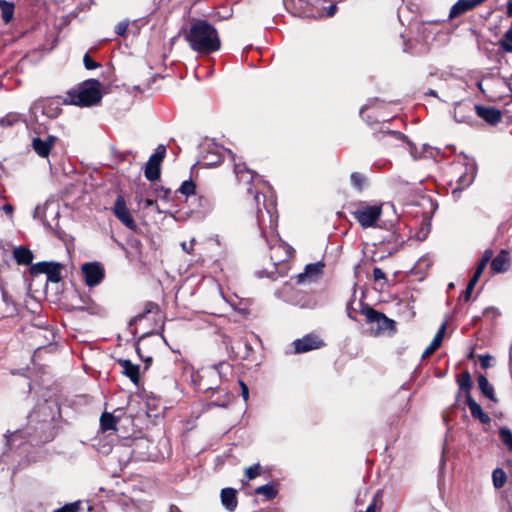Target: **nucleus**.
Here are the masks:
<instances>
[{"label": "nucleus", "instance_id": "obj_1", "mask_svg": "<svg viewBox=\"0 0 512 512\" xmlns=\"http://www.w3.org/2000/svg\"><path fill=\"white\" fill-rule=\"evenodd\" d=\"M254 196L257 205V222L262 237L271 250L270 258L275 265L288 260L291 256L289 247L281 241L277 233V220L275 201L267 202V195L254 191L252 186L247 189Z\"/></svg>", "mask_w": 512, "mask_h": 512}, {"label": "nucleus", "instance_id": "obj_2", "mask_svg": "<svg viewBox=\"0 0 512 512\" xmlns=\"http://www.w3.org/2000/svg\"><path fill=\"white\" fill-rule=\"evenodd\" d=\"M185 39L189 47L200 54L216 52L221 47L217 29L206 20H196L191 24Z\"/></svg>", "mask_w": 512, "mask_h": 512}, {"label": "nucleus", "instance_id": "obj_3", "mask_svg": "<svg viewBox=\"0 0 512 512\" xmlns=\"http://www.w3.org/2000/svg\"><path fill=\"white\" fill-rule=\"evenodd\" d=\"M101 83L96 79H89L82 82L77 89L67 92L64 97L65 105L79 107H91L101 102Z\"/></svg>", "mask_w": 512, "mask_h": 512}, {"label": "nucleus", "instance_id": "obj_4", "mask_svg": "<svg viewBox=\"0 0 512 512\" xmlns=\"http://www.w3.org/2000/svg\"><path fill=\"white\" fill-rule=\"evenodd\" d=\"M37 418V412L30 415L29 426L25 430H17L7 436V440L11 444H16L17 440L28 436L32 445H39L51 441L54 438L53 424L50 420L40 422L39 427L33 428L31 423Z\"/></svg>", "mask_w": 512, "mask_h": 512}, {"label": "nucleus", "instance_id": "obj_5", "mask_svg": "<svg viewBox=\"0 0 512 512\" xmlns=\"http://www.w3.org/2000/svg\"><path fill=\"white\" fill-rule=\"evenodd\" d=\"M61 105H65L64 98L61 97L37 100L30 107L31 118L39 124H44L45 120L55 119L60 115Z\"/></svg>", "mask_w": 512, "mask_h": 512}, {"label": "nucleus", "instance_id": "obj_6", "mask_svg": "<svg viewBox=\"0 0 512 512\" xmlns=\"http://www.w3.org/2000/svg\"><path fill=\"white\" fill-rule=\"evenodd\" d=\"M201 161L204 166L212 167L215 166L228 156L231 161L235 160V154L218 143L207 140L200 145Z\"/></svg>", "mask_w": 512, "mask_h": 512}, {"label": "nucleus", "instance_id": "obj_7", "mask_svg": "<svg viewBox=\"0 0 512 512\" xmlns=\"http://www.w3.org/2000/svg\"><path fill=\"white\" fill-rule=\"evenodd\" d=\"M351 214L361 227L366 229L375 226L377 221L380 219L382 215V206L368 205L364 202H360Z\"/></svg>", "mask_w": 512, "mask_h": 512}, {"label": "nucleus", "instance_id": "obj_8", "mask_svg": "<svg viewBox=\"0 0 512 512\" xmlns=\"http://www.w3.org/2000/svg\"><path fill=\"white\" fill-rule=\"evenodd\" d=\"M361 313L365 315L367 323L370 325V332L373 335H380L386 331L394 329V321L386 317L383 313L365 306L361 309Z\"/></svg>", "mask_w": 512, "mask_h": 512}, {"label": "nucleus", "instance_id": "obj_9", "mask_svg": "<svg viewBox=\"0 0 512 512\" xmlns=\"http://www.w3.org/2000/svg\"><path fill=\"white\" fill-rule=\"evenodd\" d=\"M276 295L278 298H282L284 301H287L301 308L311 309L316 306V301L311 295L299 290H295L289 284H285L281 290L276 292Z\"/></svg>", "mask_w": 512, "mask_h": 512}, {"label": "nucleus", "instance_id": "obj_10", "mask_svg": "<svg viewBox=\"0 0 512 512\" xmlns=\"http://www.w3.org/2000/svg\"><path fill=\"white\" fill-rule=\"evenodd\" d=\"M166 154V147L159 145L155 152L149 157L145 165V177L147 180L153 182L160 177V164Z\"/></svg>", "mask_w": 512, "mask_h": 512}, {"label": "nucleus", "instance_id": "obj_11", "mask_svg": "<svg viewBox=\"0 0 512 512\" xmlns=\"http://www.w3.org/2000/svg\"><path fill=\"white\" fill-rule=\"evenodd\" d=\"M81 273L85 284L89 287L99 285L105 276L104 269L98 262L84 263L81 267Z\"/></svg>", "mask_w": 512, "mask_h": 512}, {"label": "nucleus", "instance_id": "obj_12", "mask_svg": "<svg viewBox=\"0 0 512 512\" xmlns=\"http://www.w3.org/2000/svg\"><path fill=\"white\" fill-rule=\"evenodd\" d=\"M115 217L128 229L135 231L137 224L132 217L123 195L119 194L112 208Z\"/></svg>", "mask_w": 512, "mask_h": 512}, {"label": "nucleus", "instance_id": "obj_13", "mask_svg": "<svg viewBox=\"0 0 512 512\" xmlns=\"http://www.w3.org/2000/svg\"><path fill=\"white\" fill-rule=\"evenodd\" d=\"M324 346L323 340L317 335L307 334L302 338L293 341V347L295 354L306 353L315 349H319Z\"/></svg>", "mask_w": 512, "mask_h": 512}, {"label": "nucleus", "instance_id": "obj_14", "mask_svg": "<svg viewBox=\"0 0 512 512\" xmlns=\"http://www.w3.org/2000/svg\"><path fill=\"white\" fill-rule=\"evenodd\" d=\"M57 140L58 138L54 135H47L44 138L35 136L32 138L31 147L39 157L48 158Z\"/></svg>", "mask_w": 512, "mask_h": 512}, {"label": "nucleus", "instance_id": "obj_15", "mask_svg": "<svg viewBox=\"0 0 512 512\" xmlns=\"http://www.w3.org/2000/svg\"><path fill=\"white\" fill-rule=\"evenodd\" d=\"M287 10L295 16L303 18H314L316 14L313 7L306 0H289L285 1Z\"/></svg>", "mask_w": 512, "mask_h": 512}, {"label": "nucleus", "instance_id": "obj_16", "mask_svg": "<svg viewBox=\"0 0 512 512\" xmlns=\"http://www.w3.org/2000/svg\"><path fill=\"white\" fill-rule=\"evenodd\" d=\"M486 0H458L450 9L449 18L454 19L458 16L481 5Z\"/></svg>", "mask_w": 512, "mask_h": 512}, {"label": "nucleus", "instance_id": "obj_17", "mask_svg": "<svg viewBox=\"0 0 512 512\" xmlns=\"http://www.w3.org/2000/svg\"><path fill=\"white\" fill-rule=\"evenodd\" d=\"M454 119L457 123L470 124L473 120V107L471 103H456L454 107Z\"/></svg>", "mask_w": 512, "mask_h": 512}, {"label": "nucleus", "instance_id": "obj_18", "mask_svg": "<svg viewBox=\"0 0 512 512\" xmlns=\"http://www.w3.org/2000/svg\"><path fill=\"white\" fill-rule=\"evenodd\" d=\"M475 110L478 117L491 125H495L501 120V112L496 108L476 105Z\"/></svg>", "mask_w": 512, "mask_h": 512}, {"label": "nucleus", "instance_id": "obj_19", "mask_svg": "<svg viewBox=\"0 0 512 512\" xmlns=\"http://www.w3.org/2000/svg\"><path fill=\"white\" fill-rule=\"evenodd\" d=\"M190 202L194 206L193 211L202 216L209 214L214 208V201L208 196L198 195L194 201Z\"/></svg>", "mask_w": 512, "mask_h": 512}, {"label": "nucleus", "instance_id": "obj_20", "mask_svg": "<svg viewBox=\"0 0 512 512\" xmlns=\"http://www.w3.org/2000/svg\"><path fill=\"white\" fill-rule=\"evenodd\" d=\"M466 403L474 419H477L482 424H490L491 418L482 410L481 406L472 398L470 393L467 395Z\"/></svg>", "mask_w": 512, "mask_h": 512}, {"label": "nucleus", "instance_id": "obj_21", "mask_svg": "<svg viewBox=\"0 0 512 512\" xmlns=\"http://www.w3.org/2000/svg\"><path fill=\"white\" fill-rule=\"evenodd\" d=\"M322 265L320 263L308 264L304 272L296 276V282L303 284L305 282H312L321 273Z\"/></svg>", "mask_w": 512, "mask_h": 512}, {"label": "nucleus", "instance_id": "obj_22", "mask_svg": "<svg viewBox=\"0 0 512 512\" xmlns=\"http://www.w3.org/2000/svg\"><path fill=\"white\" fill-rule=\"evenodd\" d=\"M117 363L121 366L122 373L137 385L139 382V366L128 359H118Z\"/></svg>", "mask_w": 512, "mask_h": 512}, {"label": "nucleus", "instance_id": "obj_23", "mask_svg": "<svg viewBox=\"0 0 512 512\" xmlns=\"http://www.w3.org/2000/svg\"><path fill=\"white\" fill-rule=\"evenodd\" d=\"M509 267V254L506 250H501L499 254L491 261V270L493 273L505 272Z\"/></svg>", "mask_w": 512, "mask_h": 512}, {"label": "nucleus", "instance_id": "obj_24", "mask_svg": "<svg viewBox=\"0 0 512 512\" xmlns=\"http://www.w3.org/2000/svg\"><path fill=\"white\" fill-rule=\"evenodd\" d=\"M234 163V173L236 174L239 181L251 183L257 174L248 169L245 163L236 162V159L232 161Z\"/></svg>", "mask_w": 512, "mask_h": 512}, {"label": "nucleus", "instance_id": "obj_25", "mask_svg": "<svg viewBox=\"0 0 512 512\" xmlns=\"http://www.w3.org/2000/svg\"><path fill=\"white\" fill-rule=\"evenodd\" d=\"M221 502L228 511H234L237 507L236 490L233 488H224L221 491Z\"/></svg>", "mask_w": 512, "mask_h": 512}, {"label": "nucleus", "instance_id": "obj_26", "mask_svg": "<svg viewBox=\"0 0 512 512\" xmlns=\"http://www.w3.org/2000/svg\"><path fill=\"white\" fill-rule=\"evenodd\" d=\"M445 330H446V325H445V323H443L440 326V328L438 329L437 333L435 334L430 345L423 352L422 358H426V357L430 356L434 351H436L440 347L443 337H444Z\"/></svg>", "mask_w": 512, "mask_h": 512}, {"label": "nucleus", "instance_id": "obj_27", "mask_svg": "<svg viewBox=\"0 0 512 512\" xmlns=\"http://www.w3.org/2000/svg\"><path fill=\"white\" fill-rule=\"evenodd\" d=\"M13 257L19 265H29L33 260V253L23 246L16 247L13 251Z\"/></svg>", "mask_w": 512, "mask_h": 512}, {"label": "nucleus", "instance_id": "obj_28", "mask_svg": "<svg viewBox=\"0 0 512 512\" xmlns=\"http://www.w3.org/2000/svg\"><path fill=\"white\" fill-rule=\"evenodd\" d=\"M155 314V313H159V305L157 303H154V302H147L144 306V310L143 312L141 313H138L137 315H135L129 322V326H133L137 323H139L140 321H142L148 314Z\"/></svg>", "mask_w": 512, "mask_h": 512}, {"label": "nucleus", "instance_id": "obj_29", "mask_svg": "<svg viewBox=\"0 0 512 512\" xmlns=\"http://www.w3.org/2000/svg\"><path fill=\"white\" fill-rule=\"evenodd\" d=\"M475 179V172L474 169L471 167L470 171L468 172L466 170L465 173L461 174L457 181V187L453 189V195H455L457 192L462 191L464 188L470 186Z\"/></svg>", "mask_w": 512, "mask_h": 512}, {"label": "nucleus", "instance_id": "obj_30", "mask_svg": "<svg viewBox=\"0 0 512 512\" xmlns=\"http://www.w3.org/2000/svg\"><path fill=\"white\" fill-rule=\"evenodd\" d=\"M178 191L187 197V201H194V199L198 196L196 195V185L192 180L184 181Z\"/></svg>", "mask_w": 512, "mask_h": 512}, {"label": "nucleus", "instance_id": "obj_31", "mask_svg": "<svg viewBox=\"0 0 512 512\" xmlns=\"http://www.w3.org/2000/svg\"><path fill=\"white\" fill-rule=\"evenodd\" d=\"M477 382L482 394L485 395L488 399L495 401L494 388L489 383L488 379L481 374L478 376Z\"/></svg>", "mask_w": 512, "mask_h": 512}, {"label": "nucleus", "instance_id": "obj_32", "mask_svg": "<svg viewBox=\"0 0 512 512\" xmlns=\"http://www.w3.org/2000/svg\"><path fill=\"white\" fill-rule=\"evenodd\" d=\"M116 423H117V419L111 413L105 412L102 414V416L100 418V427H101L102 431H104V432L110 431V430L116 431L117 430Z\"/></svg>", "mask_w": 512, "mask_h": 512}, {"label": "nucleus", "instance_id": "obj_33", "mask_svg": "<svg viewBox=\"0 0 512 512\" xmlns=\"http://www.w3.org/2000/svg\"><path fill=\"white\" fill-rule=\"evenodd\" d=\"M1 16L4 22L9 23L14 15V4L5 0H0Z\"/></svg>", "mask_w": 512, "mask_h": 512}, {"label": "nucleus", "instance_id": "obj_34", "mask_svg": "<svg viewBox=\"0 0 512 512\" xmlns=\"http://www.w3.org/2000/svg\"><path fill=\"white\" fill-rule=\"evenodd\" d=\"M61 265L57 262H50L49 268L46 271L47 280L57 283L61 280L60 275Z\"/></svg>", "mask_w": 512, "mask_h": 512}, {"label": "nucleus", "instance_id": "obj_35", "mask_svg": "<svg viewBox=\"0 0 512 512\" xmlns=\"http://www.w3.org/2000/svg\"><path fill=\"white\" fill-rule=\"evenodd\" d=\"M457 383H458L459 389L466 392V396H467L468 393H470V389L472 387V380H471L470 373L468 371L462 372L457 378Z\"/></svg>", "mask_w": 512, "mask_h": 512}, {"label": "nucleus", "instance_id": "obj_36", "mask_svg": "<svg viewBox=\"0 0 512 512\" xmlns=\"http://www.w3.org/2000/svg\"><path fill=\"white\" fill-rule=\"evenodd\" d=\"M255 493L258 495H263L267 500H272L277 495V490L275 489L273 484H265L259 486L255 489Z\"/></svg>", "mask_w": 512, "mask_h": 512}, {"label": "nucleus", "instance_id": "obj_37", "mask_svg": "<svg viewBox=\"0 0 512 512\" xmlns=\"http://www.w3.org/2000/svg\"><path fill=\"white\" fill-rule=\"evenodd\" d=\"M366 177L362 173L353 172L350 175L351 185L358 191H362L366 184Z\"/></svg>", "mask_w": 512, "mask_h": 512}, {"label": "nucleus", "instance_id": "obj_38", "mask_svg": "<svg viewBox=\"0 0 512 512\" xmlns=\"http://www.w3.org/2000/svg\"><path fill=\"white\" fill-rule=\"evenodd\" d=\"M506 473L501 468H496L492 473L493 485L495 488H501L506 482Z\"/></svg>", "mask_w": 512, "mask_h": 512}, {"label": "nucleus", "instance_id": "obj_39", "mask_svg": "<svg viewBox=\"0 0 512 512\" xmlns=\"http://www.w3.org/2000/svg\"><path fill=\"white\" fill-rule=\"evenodd\" d=\"M499 45L503 51L508 53L512 52V27L505 32L503 38L499 42Z\"/></svg>", "mask_w": 512, "mask_h": 512}, {"label": "nucleus", "instance_id": "obj_40", "mask_svg": "<svg viewBox=\"0 0 512 512\" xmlns=\"http://www.w3.org/2000/svg\"><path fill=\"white\" fill-rule=\"evenodd\" d=\"M499 437L509 451H512V432L506 427L499 429Z\"/></svg>", "mask_w": 512, "mask_h": 512}, {"label": "nucleus", "instance_id": "obj_41", "mask_svg": "<svg viewBox=\"0 0 512 512\" xmlns=\"http://www.w3.org/2000/svg\"><path fill=\"white\" fill-rule=\"evenodd\" d=\"M50 262H38L31 266L30 272L32 275L38 274H46L47 269L49 268Z\"/></svg>", "mask_w": 512, "mask_h": 512}, {"label": "nucleus", "instance_id": "obj_42", "mask_svg": "<svg viewBox=\"0 0 512 512\" xmlns=\"http://www.w3.org/2000/svg\"><path fill=\"white\" fill-rule=\"evenodd\" d=\"M20 119V116L15 113L7 114L5 117L0 119V126L8 127L13 126Z\"/></svg>", "mask_w": 512, "mask_h": 512}, {"label": "nucleus", "instance_id": "obj_43", "mask_svg": "<svg viewBox=\"0 0 512 512\" xmlns=\"http://www.w3.org/2000/svg\"><path fill=\"white\" fill-rule=\"evenodd\" d=\"M478 280H479V278L475 277V276H472L471 279L469 280L467 287L462 295L463 299L466 302L470 300L471 294H472L473 289H474L475 285L477 284Z\"/></svg>", "mask_w": 512, "mask_h": 512}, {"label": "nucleus", "instance_id": "obj_44", "mask_svg": "<svg viewBox=\"0 0 512 512\" xmlns=\"http://www.w3.org/2000/svg\"><path fill=\"white\" fill-rule=\"evenodd\" d=\"M80 509V502H74L66 504L61 508L54 510L53 512H78Z\"/></svg>", "mask_w": 512, "mask_h": 512}, {"label": "nucleus", "instance_id": "obj_45", "mask_svg": "<svg viewBox=\"0 0 512 512\" xmlns=\"http://www.w3.org/2000/svg\"><path fill=\"white\" fill-rule=\"evenodd\" d=\"M260 468L261 467L259 464H255L246 468L245 474L248 477V479L252 480L256 478L260 474Z\"/></svg>", "mask_w": 512, "mask_h": 512}, {"label": "nucleus", "instance_id": "obj_46", "mask_svg": "<svg viewBox=\"0 0 512 512\" xmlns=\"http://www.w3.org/2000/svg\"><path fill=\"white\" fill-rule=\"evenodd\" d=\"M83 63L87 70H92L99 66V64L95 62L87 53L84 55Z\"/></svg>", "mask_w": 512, "mask_h": 512}, {"label": "nucleus", "instance_id": "obj_47", "mask_svg": "<svg viewBox=\"0 0 512 512\" xmlns=\"http://www.w3.org/2000/svg\"><path fill=\"white\" fill-rule=\"evenodd\" d=\"M129 22L121 21L115 27V32L117 35L124 36L126 34Z\"/></svg>", "mask_w": 512, "mask_h": 512}, {"label": "nucleus", "instance_id": "obj_48", "mask_svg": "<svg viewBox=\"0 0 512 512\" xmlns=\"http://www.w3.org/2000/svg\"><path fill=\"white\" fill-rule=\"evenodd\" d=\"M487 264H488L487 262L480 259L473 276L480 278V276L483 273L484 269L486 268Z\"/></svg>", "mask_w": 512, "mask_h": 512}, {"label": "nucleus", "instance_id": "obj_49", "mask_svg": "<svg viewBox=\"0 0 512 512\" xmlns=\"http://www.w3.org/2000/svg\"><path fill=\"white\" fill-rule=\"evenodd\" d=\"M479 360H480L481 367L483 369H487L490 366L491 356L488 354L479 355Z\"/></svg>", "mask_w": 512, "mask_h": 512}, {"label": "nucleus", "instance_id": "obj_50", "mask_svg": "<svg viewBox=\"0 0 512 512\" xmlns=\"http://www.w3.org/2000/svg\"><path fill=\"white\" fill-rule=\"evenodd\" d=\"M239 386L241 388L242 398L246 402L249 399V389H248L247 385L242 380H239Z\"/></svg>", "mask_w": 512, "mask_h": 512}, {"label": "nucleus", "instance_id": "obj_51", "mask_svg": "<svg viewBox=\"0 0 512 512\" xmlns=\"http://www.w3.org/2000/svg\"><path fill=\"white\" fill-rule=\"evenodd\" d=\"M230 399H231V397L227 394V397L225 400H223V401L216 400V401L211 402L210 405L216 406V407H227L228 404L230 403Z\"/></svg>", "mask_w": 512, "mask_h": 512}, {"label": "nucleus", "instance_id": "obj_52", "mask_svg": "<svg viewBox=\"0 0 512 512\" xmlns=\"http://www.w3.org/2000/svg\"><path fill=\"white\" fill-rule=\"evenodd\" d=\"M373 277L376 281L385 279V273L379 267L373 269Z\"/></svg>", "mask_w": 512, "mask_h": 512}, {"label": "nucleus", "instance_id": "obj_53", "mask_svg": "<svg viewBox=\"0 0 512 512\" xmlns=\"http://www.w3.org/2000/svg\"><path fill=\"white\" fill-rule=\"evenodd\" d=\"M492 257H493V251L491 249H487L483 252L480 259L489 263L490 261L493 260Z\"/></svg>", "mask_w": 512, "mask_h": 512}, {"label": "nucleus", "instance_id": "obj_54", "mask_svg": "<svg viewBox=\"0 0 512 512\" xmlns=\"http://www.w3.org/2000/svg\"><path fill=\"white\" fill-rule=\"evenodd\" d=\"M492 257H493V251L491 249H487L483 252L480 259L489 263L490 261L493 260Z\"/></svg>", "mask_w": 512, "mask_h": 512}, {"label": "nucleus", "instance_id": "obj_55", "mask_svg": "<svg viewBox=\"0 0 512 512\" xmlns=\"http://www.w3.org/2000/svg\"><path fill=\"white\" fill-rule=\"evenodd\" d=\"M194 242H195V240H194V239H192V240L190 241V243H189V244H188V243H186V242H183V243L181 244V247H182V249H183L185 252L190 253V252L192 251V249H193Z\"/></svg>", "mask_w": 512, "mask_h": 512}, {"label": "nucleus", "instance_id": "obj_56", "mask_svg": "<svg viewBox=\"0 0 512 512\" xmlns=\"http://www.w3.org/2000/svg\"><path fill=\"white\" fill-rule=\"evenodd\" d=\"M489 314H492L494 317H496L499 313H498L496 308H494V307H487L486 309H484L483 315L487 316Z\"/></svg>", "mask_w": 512, "mask_h": 512}, {"label": "nucleus", "instance_id": "obj_57", "mask_svg": "<svg viewBox=\"0 0 512 512\" xmlns=\"http://www.w3.org/2000/svg\"><path fill=\"white\" fill-rule=\"evenodd\" d=\"M2 210L9 216H12L13 214V206L11 204H5L3 207H2Z\"/></svg>", "mask_w": 512, "mask_h": 512}, {"label": "nucleus", "instance_id": "obj_58", "mask_svg": "<svg viewBox=\"0 0 512 512\" xmlns=\"http://www.w3.org/2000/svg\"><path fill=\"white\" fill-rule=\"evenodd\" d=\"M336 10H337L336 4L330 5L327 9V16H329V17L333 16L335 14Z\"/></svg>", "mask_w": 512, "mask_h": 512}, {"label": "nucleus", "instance_id": "obj_59", "mask_svg": "<svg viewBox=\"0 0 512 512\" xmlns=\"http://www.w3.org/2000/svg\"><path fill=\"white\" fill-rule=\"evenodd\" d=\"M223 365H224L223 363H220V364H218V365L213 366V368L211 369V373H212V374H215V375H220V368H221Z\"/></svg>", "mask_w": 512, "mask_h": 512}, {"label": "nucleus", "instance_id": "obj_60", "mask_svg": "<svg viewBox=\"0 0 512 512\" xmlns=\"http://www.w3.org/2000/svg\"><path fill=\"white\" fill-rule=\"evenodd\" d=\"M376 500L374 499L372 503H370L365 512H376Z\"/></svg>", "mask_w": 512, "mask_h": 512}, {"label": "nucleus", "instance_id": "obj_61", "mask_svg": "<svg viewBox=\"0 0 512 512\" xmlns=\"http://www.w3.org/2000/svg\"><path fill=\"white\" fill-rule=\"evenodd\" d=\"M432 151H433V148L432 147H429L427 145H423V153L425 154L424 156L426 157L428 154L430 156H432Z\"/></svg>", "mask_w": 512, "mask_h": 512}, {"label": "nucleus", "instance_id": "obj_62", "mask_svg": "<svg viewBox=\"0 0 512 512\" xmlns=\"http://www.w3.org/2000/svg\"><path fill=\"white\" fill-rule=\"evenodd\" d=\"M410 153H411V156L414 158V159H418V158H421L422 157V154H417L416 150L414 147H412V145H410Z\"/></svg>", "mask_w": 512, "mask_h": 512}, {"label": "nucleus", "instance_id": "obj_63", "mask_svg": "<svg viewBox=\"0 0 512 512\" xmlns=\"http://www.w3.org/2000/svg\"><path fill=\"white\" fill-rule=\"evenodd\" d=\"M507 15L512 17V0L507 2Z\"/></svg>", "mask_w": 512, "mask_h": 512}, {"label": "nucleus", "instance_id": "obj_64", "mask_svg": "<svg viewBox=\"0 0 512 512\" xmlns=\"http://www.w3.org/2000/svg\"><path fill=\"white\" fill-rule=\"evenodd\" d=\"M169 512H181V510L177 506L171 504L169 507Z\"/></svg>", "mask_w": 512, "mask_h": 512}]
</instances>
